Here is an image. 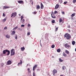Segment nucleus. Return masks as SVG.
Segmentation results:
<instances>
[{
    "mask_svg": "<svg viewBox=\"0 0 76 76\" xmlns=\"http://www.w3.org/2000/svg\"><path fill=\"white\" fill-rule=\"evenodd\" d=\"M64 38H66L67 39H69L71 38V35L68 33H66L64 35Z\"/></svg>",
    "mask_w": 76,
    "mask_h": 76,
    "instance_id": "nucleus-1",
    "label": "nucleus"
},
{
    "mask_svg": "<svg viewBox=\"0 0 76 76\" xmlns=\"http://www.w3.org/2000/svg\"><path fill=\"white\" fill-rule=\"evenodd\" d=\"M15 54V52L14 51V49H12L11 50V56H14Z\"/></svg>",
    "mask_w": 76,
    "mask_h": 76,
    "instance_id": "nucleus-2",
    "label": "nucleus"
},
{
    "mask_svg": "<svg viewBox=\"0 0 76 76\" xmlns=\"http://www.w3.org/2000/svg\"><path fill=\"white\" fill-rule=\"evenodd\" d=\"M53 76H54L55 75V73H57V70L56 69H54L53 71Z\"/></svg>",
    "mask_w": 76,
    "mask_h": 76,
    "instance_id": "nucleus-3",
    "label": "nucleus"
},
{
    "mask_svg": "<svg viewBox=\"0 0 76 76\" xmlns=\"http://www.w3.org/2000/svg\"><path fill=\"white\" fill-rule=\"evenodd\" d=\"M17 15V14H16V13L14 12V13H12L11 16V17H13H13H16V15Z\"/></svg>",
    "mask_w": 76,
    "mask_h": 76,
    "instance_id": "nucleus-4",
    "label": "nucleus"
},
{
    "mask_svg": "<svg viewBox=\"0 0 76 76\" xmlns=\"http://www.w3.org/2000/svg\"><path fill=\"white\" fill-rule=\"evenodd\" d=\"M68 45V43H66L64 45V46L66 48H70V45Z\"/></svg>",
    "mask_w": 76,
    "mask_h": 76,
    "instance_id": "nucleus-5",
    "label": "nucleus"
},
{
    "mask_svg": "<svg viewBox=\"0 0 76 76\" xmlns=\"http://www.w3.org/2000/svg\"><path fill=\"white\" fill-rule=\"evenodd\" d=\"M37 66H38V65L36 64V65H35L34 66H33V71H35V70L36 68L37 67Z\"/></svg>",
    "mask_w": 76,
    "mask_h": 76,
    "instance_id": "nucleus-6",
    "label": "nucleus"
},
{
    "mask_svg": "<svg viewBox=\"0 0 76 76\" xmlns=\"http://www.w3.org/2000/svg\"><path fill=\"white\" fill-rule=\"evenodd\" d=\"M12 64V61L10 60H8L7 62V65H9Z\"/></svg>",
    "mask_w": 76,
    "mask_h": 76,
    "instance_id": "nucleus-7",
    "label": "nucleus"
},
{
    "mask_svg": "<svg viewBox=\"0 0 76 76\" xmlns=\"http://www.w3.org/2000/svg\"><path fill=\"white\" fill-rule=\"evenodd\" d=\"M58 7H59V5L58 4H57L55 7V9H58Z\"/></svg>",
    "mask_w": 76,
    "mask_h": 76,
    "instance_id": "nucleus-8",
    "label": "nucleus"
},
{
    "mask_svg": "<svg viewBox=\"0 0 76 76\" xmlns=\"http://www.w3.org/2000/svg\"><path fill=\"white\" fill-rule=\"evenodd\" d=\"M41 9H44V5H43L42 3H41Z\"/></svg>",
    "mask_w": 76,
    "mask_h": 76,
    "instance_id": "nucleus-9",
    "label": "nucleus"
},
{
    "mask_svg": "<svg viewBox=\"0 0 76 76\" xmlns=\"http://www.w3.org/2000/svg\"><path fill=\"white\" fill-rule=\"evenodd\" d=\"M10 8V7L7 6H4L3 9H9Z\"/></svg>",
    "mask_w": 76,
    "mask_h": 76,
    "instance_id": "nucleus-10",
    "label": "nucleus"
},
{
    "mask_svg": "<svg viewBox=\"0 0 76 76\" xmlns=\"http://www.w3.org/2000/svg\"><path fill=\"white\" fill-rule=\"evenodd\" d=\"M62 54L64 57H67V54L65 53H64V52H63Z\"/></svg>",
    "mask_w": 76,
    "mask_h": 76,
    "instance_id": "nucleus-11",
    "label": "nucleus"
},
{
    "mask_svg": "<svg viewBox=\"0 0 76 76\" xmlns=\"http://www.w3.org/2000/svg\"><path fill=\"white\" fill-rule=\"evenodd\" d=\"M7 50H4L3 51V54H5L6 53V52H7Z\"/></svg>",
    "mask_w": 76,
    "mask_h": 76,
    "instance_id": "nucleus-12",
    "label": "nucleus"
},
{
    "mask_svg": "<svg viewBox=\"0 0 76 76\" xmlns=\"http://www.w3.org/2000/svg\"><path fill=\"white\" fill-rule=\"evenodd\" d=\"M51 17L52 18H53V19H56V16L54 15V14H53V15H52V14H51Z\"/></svg>",
    "mask_w": 76,
    "mask_h": 76,
    "instance_id": "nucleus-13",
    "label": "nucleus"
},
{
    "mask_svg": "<svg viewBox=\"0 0 76 76\" xmlns=\"http://www.w3.org/2000/svg\"><path fill=\"white\" fill-rule=\"evenodd\" d=\"M6 20V18H5L4 19L2 20V22L4 23V22H5Z\"/></svg>",
    "mask_w": 76,
    "mask_h": 76,
    "instance_id": "nucleus-14",
    "label": "nucleus"
},
{
    "mask_svg": "<svg viewBox=\"0 0 76 76\" xmlns=\"http://www.w3.org/2000/svg\"><path fill=\"white\" fill-rule=\"evenodd\" d=\"M11 32H12L11 33V35H14V34H15V31H12Z\"/></svg>",
    "mask_w": 76,
    "mask_h": 76,
    "instance_id": "nucleus-15",
    "label": "nucleus"
},
{
    "mask_svg": "<svg viewBox=\"0 0 76 76\" xmlns=\"http://www.w3.org/2000/svg\"><path fill=\"white\" fill-rule=\"evenodd\" d=\"M18 3H20V4H22V3H23V1H18Z\"/></svg>",
    "mask_w": 76,
    "mask_h": 76,
    "instance_id": "nucleus-16",
    "label": "nucleus"
},
{
    "mask_svg": "<svg viewBox=\"0 0 76 76\" xmlns=\"http://www.w3.org/2000/svg\"><path fill=\"white\" fill-rule=\"evenodd\" d=\"M7 52L8 53L7 54V56H9V54H10V51L7 50Z\"/></svg>",
    "mask_w": 76,
    "mask_h": 76,
    "instance_id": "nucleus-17",
    "label": "nucleus"
},
{
    "mask_svg": "<svg viewBox=\"0 0 76 76\" xmlns=\"http://www.w3.org/2000/svg\"><path fill=\"white\" fill-rule=\"evenodd\" d=\"M36 6L37 7L36 9L37 10H38V9H40V6H39V5H37Z\"/></svg>",
    "mask_w": 76,
    "mask_h": 76,
    "instance_id": "nucleus-18",
    "label": "nucleus"
},
{
    "mask_svg": "<svg viewBox=\"0 0 76 76\" xmlns=\"http://www.w3.org/2000/svg\"><path fill=\"white\" fill-rule=\"evenodd\" d=\"M65 53H66L67 54H69V51L68 50H65Z\"/></svg>",
    "mask_w": 76,
    "mask_h": 76,
    "instance_id": "nucleus-19",
    "label": "nucleus"
},
{
    "mask_svg": "<svg viewBox=\"0 0 76 76\" xmlns=\"http://www.w3.org/2000/svg\"><path fill=\"white\" fill-rule=\"evenodd\" d=\"M10 35L8 34H7L5 36V37H6V38H10Z\"/></svg>",
    "mask_w": 76,
    "mask_h": 76,
    "instance_id": "nucleus-20",
    "label": "nucleus"
},
{
    "mask_svg": "<svg viewBox=\"0 0 76 76\" xmlns=\"http://www.w3.org/2000/svg\"><path fill=\"white\" fill-rule=\"evenodd\" d=\"M20 49H21V51H24V50H25V47H23L21 48Z\"/></svg>",
    "mask_w": 76,
    "mask_h": 76,
    "instance_id": "nucleus-21",
    "label": "nucleus"
},
{
    "mask_svg": "<svg viewBox=\"0 0 76 76\" xmlns=\"http://www.w3.org/2000/svg\"><path fill=\"white\" fill-rule=\"evenodd\" d=\"M57 51L58 53H60V52H61V50L60 49H58L57 50Z\"/></svg>",
    "mask_w": 76,
    "mask_h": 76,
    "instance_id": "nucleus-22",
    "label": "nucleus"
},
{
    "mask_svg": "<svg viewBox=\"0 0 76 76\" xmlns=\"http://www.w3.org/2000/svg\"><path fill=\"white\" fill-rule=\"evenodd\" d=\"M75 41H72V44L73 45H75Z\"/></svg>",
    "mask_w": 76,
    "mask_h": 76,
    "instance_id": "nucleus-23",
    "label": "nucleus"
},
{
    "mask_svg": "<svg viewBox=\"0 0 76 76\" xmlns=\"http://www.w3.org/2000/svg\"><path fill=\"white\" fill-rule=\"evenodd\" d=\"M62 21H63V20H62V19H61V18H59V23H61V22Z\"/></svg>",
    "mask_w": 76,
    "mask_h": 76,
    "instance_id": "nucleus-24",
    "label": "nucleus"
},
{
    "mask_svg": "<svg viewBox=\"0 0 76 76\" xmlns=\"http://www.w3.org/2000/svg\"><path fill=\"white\" fill-rule=\"evenodd\" d=\"M27 70L28 71V73H31V71L30 70V69L28 68L27 69Z\"/></svg>",
    "mask_w": 76,
    "mask_h": 76,
    "instance_id": "nucleus-25",
    "label": "nucleus"
},
{
    "mask_svg": "<svg viewBox=\"0 0 76 76\" xmlns=\"http://www.w3.org/2000/svg\"><path fill=\"white\" fill-rule=\"evenodd\" d=\"M75 16V13H74L72 14L71 15V16L72 18L74 16Z\"/></svg>",
    "mask_w": 76,
    "mask_h": 76,
    "instance_id": "nucleus-26",
    "label": "nucleus"
},
{
    "mask_svg": "<svg viewBox=\"0 0 76 76\" xmlns=\"http://www.w3.org/2000/svg\"><path fill=\"white\" fill-rule=\"evenodd\" d=\"M51 22L52 23H55V20H53Z\"/></svg>",
    "mask_w": 76,
    "mask_h": 76,
    "instance_id": "nucleus-27",
    "label": "nucleus"
},
{
    "mask_svg": "<svg viewBox=\"0 0 76 76\" xmlns=\"http://www.w3.org/2000/svg\"><path fill=\"white\" fill-rule=\"evenodd\" d=\"M51 47L52 48H54V47H55V45H53L51 46Z\"/></svg>",
    "mask_w": 76,
    "mask_h": 76,
    "instance_id": "nucleus-28",
    "label": "nucleus"
},
{
    "mask_svg": "<svg viewBox=\"0 0 76 76\" xmlns=\"http://www.w3.org/2000/svg\"><path fill=\"white\" fill-rule=\"evenodd\" d=\"M30 3H31V4L32 5H33V1H32V0L30 1Z\"/></svg>",
    "mask_w": 76,
    "mask_h": 76,
    "instance_id": "nucleus-29",
    "label": "nucleus"
},
{
    "mask_svg": "<svg viewBox=\"0 0 76 76\" xmlns=\"http://www.w3.org/2000/svg\"><path fill=\"white\" fill-rule=\"evenodd\" d=\"M57 13H58V12H57V11H56L54 12L55 15H56V14H57Z\"/></svg>",
    "mask_w": 76,
    "mask_h": 76,
    "instance_id": "nucleus-30",
    "label": "nucleus"
},
{
    "mask_svg": "<svg viewBox=\"0 0 76 76\" xmlns=\"http://www.w3.org/2000/svg\"><path fill=\"white\" fill-rule=\"evenodd\" d=\"M59 60V61H60V62H62L63 61V60H62L61 59H60Z\"/></svg>",
    "mask_w": 76,
    "mask_h": 76,
    "instance_id": "nucleus-31",
    "label": "nucleus"
},
{
    "mask_svg": "<svg viewBox=\"0 0 76 76\" xmlns=\"http://www.w3.org/2000/svg\"><path fill=\"white\" fill-rule=\"evenodd\" d=\"M33 76H35V72H33Z\"/></svg>",
    "mask_w": 76,
    "mask_h": 76,
    "instance_id": "nucleus-32",
    "label": "nucleus"
},
{
    "mask_svg": "<svg viewBox=\"0 0 76 76\" xmlns=\"http://www.w3.org/2000/svg\"><path fill=\"white\" fill-rule=\"evenodd\" d=\"M18 28V27L17 26L16 27L14 28L13 29H16Z\"/></svg>",
    "mask_w": 76,
    "mask_h": 76,
    "instance_id": "nucleus-33",
    "label": "nucleus"
},
{
    "mask_svg": "<svg viewBox=\"0 0 76 76\" xmlns=\"http://www.w3.org/2000/svg\"><path fill=\"white\" fill-rule=\"evenodd\" d=\"M15 39H17L18 38V37H17V35L15 34Z\"/></svg>",
    "mask_w": 76,
    "mask_h": 76,
    "instance_id": "nucleus-34",
    "label": "nucleus"
},
{
    "mask_svg": "<svg viewBox=\"0 0 76 76\" xmlns=\"http://www.w3.org/2000/svg\"><path fill=\"white\" fill-rule=\"evenodd\" d=\"M64 4H67V1H66L65 2H64Z\"/></svg>",
    "mask_w": 76,
    "mask_h": 76,
    "instance_id": "nucleus-35",
    "label": "nucleus"
},
{
    "mask_svg": "<svg viewBox=\"0 0 76 76\" xmlns=\"http://www.w3.org/2000/svg\"><path fill=\"white\" fill-rule=\"evenodd\" d=\"M46 2L45 3H47H47H48V0H46L45 1Z\"/></svg>",
    "mask_w": 76,
    "mask_h": 76,
    "instance_id": "nucleus-36",
    "label": "nucleus"
},
{
    "mask_svg": "<svg viewBox=\"0 0 76 76\" xmlns=\"http://www.w3.org/2000/svg\"><path fill=\"white\" fill-rule=\"evenodd\" d=\"M21 27H25V25L23 24H22L21 25Z\"/></svg>",
    "mask_w": 76,
    "mask_h": 76,
    "instance_id": "nucleus-37",
    "label": "nucleus"
},
{
    "mask_svg": "<svg viewBox=\"0 0 76 76\" xmlns=\"http://www.w3.org/2000/svg\"><path fill=\"white\" fill-rule=\"evenodd\" d=\"M62 70H64V66H63L62 67Z\"/></svg>",
    "mask_w": 76,
    "mask_h": 76,
    "instance_id": "nucleus-38",
    "label": "nucleus"
},
{
    "mask_svg": "<svg viewBox=\"0 0 76 76\" xmlns=\"http://www.w3.org/2000/svg\"><path fill=\"white\" fill-rule=\"evenodd\" d=\"M58 30V27H56V28H55V31H57Z\"/></svg>",
    "mask_w": 76,
    "mask_h": 76,
    "instance_id": "nucleus-39",
    "label": "nucleus"
},
{
    "mask_svg": "<svg viewBox=\"0 0 76 76\" xmlns=\"http://www.w3.org/2000/svg\"><path fill=\"white\" fill-rule=\"evenodd\" d=\"M73 3H75L76 2V0H73Z\"/></svg>",
    "mask_w": 76,
    "mask_h": 76,
    "instance_id": "nucleus-40",
    "label": "nucleus"
},
{
    "mask_svg": "<svg viewBox=\"0 0 76 76\" xmlns=\"http://www.w3.org/2000/svg\"><path fill=\"white\" fill-rule=\"evenodd\" d=\"M32 13L34 14V15L36 14H37V12H32Z\"/></svg>",
    "mask_w": 76,
    "mask_h": 76,
    "instance_id": "nucleus-41",
    "label": "nucleus"
},
{
    "mask_svg": "<svg viewBox=\"0 0 76 76\" xmlns=\"http://www.w3.org/2000/svg\"><path fill=\"white\" fill-rule=\"evenodd\" d=\"M22 61H21V62L18 63V64H22Z\"/></svg>",
    "mask_w": 76,
    "mask_h": 76,
    "instance_id": "nucleus-42",
    "label": "nucleus"
},
{
    "mask_svg": "<svg viewBox=\"0 0 76 76\" xmlns=\"http://www.w3.org/2000/svg\"><path fill=\"white\" fill-rule=\"evenodd\" d=\"M59 1L60 3H62V2H63V1L62 0Z\"/></svg>",
    "mask_w": 76,
    "mask_h": 76,
    "instance_id": "nucleus-43",
    "label": "nucleus"
},
{
    "mask_svg": "<svg viewBox=\"0 0 76 76\" xmlns=\"http://www.w3.org/2000/svg\"><path fill=\"white\" fill-rule=\"evenodd\" d=\"M62 14V15H64V11H63L62 12H61Z\"/></svg>",
    "mask_w": 76,
    "mask_h": 76,
    "instance_id": "nucleus-44",
    "label": "nucleus"
},
{
    "mask_svg": "<svg viewBox=\"0 0 76 76\" xmlns=\"http://www.w3.org/2000/svg\"><path fill=\"white\" fill-rule=\"evenodd\" d=\"M23 15H22L21 16V19H23Z\"/></svg>",
    "mask_w": 76,
    "mask_h": 76,
    "instance_id": "nucleus-45",
    "label": "nucleus"
},
{
    "mask_svg": "<svg viewBox=\"0 0 76 76\" xmlns=\"http://www.w3.org/2000/svg\"><path fill=\"white\" fill-rule=\"evenodd\" d=\"M7 29V27H5L4 28V29Z\"/></svg>",
    "mask_w": 76,
    "mask_h": 76,
    "instance_id": "nucleus-46",
    "label": "nucleus"
},
{
    "mask_svg": "<svg viewBox=\"0 0 76 76\" xmlns=\"http://www.w3.org/2000/svg\"><path fill=\"white\" fill-rule=\"evenodd\" d=\"M3 16H4V17H5V16H6V15H5V14H4V13H3Z\"/></svg>",
    "mask_w": 76,
    "mask_h": 76,
    "instance_id": "nucleus-47",
    "label": "nucleus"
},
{
    "mask_svg": "<svg viewBox=\"0 0 76 76\" xmlns=\"http://www.w3.org/2000/svg\"><path fill=\"white\" fill-rule=\"evenodd\" d=\"M27 26H28V27H29V26H31V25H30V24H28Z\"/></svg>",
    "mask_w": 76,
    "mask_h": 76,
    "instance_id": "nucleus-48",
    "label": "nucleus"
},
{
    "mask_svg": "<svg viewBox=\"0 0 76 76\" xmlns=\"http://www.w3.org/2000/svg\"><path fill=\"white\" fill-rule=\"evenodd\" d=\"M30 35V32H28L27 33V35Z\"/></svg>",
    "mask_w": 76,
    "mask_h": 76,
    "instance_id": "nucleus-49",
    "label": "nucleus"
},
{
    "mask_svg": "<svg viewBox=\"0 0 76 76\" xmlns=\"http://www.w3.org/2000/svg\"><path fill=\"white\" fill-rule=\"evenodd\" d=\"M23 22H24V21H25V19H23Z\"/></svg>",
    "mask_w": 76,
    "mask_h": 76,
    "instance_id": "nucleus-50",
    "label": "nucleus"
},
{
    "mask_svg": "<svg viewBox=\"0 0 76 76\" xmlns=\"http://www.w3.org/2000/svg\"><path fill=\"white\" fill-rule=\"evenodd\" d=\"M68 28H70V25H69L68 26Z\"/></svg>",
    "mask_w": 76,
    "mask_h": 76,
    "instance_id": "nucleus-51",
    "label": "nucleus"
},
{
    "mask_svg": "<svg viewBox=\"0 0 76 76\" xmlns=\"http://www.w3.org/2000/svg\"><path fill=\"white\" fill-rule=\"evenodd\" d=\"M18 29H19V30H20L21 28H18Z\"/></svg>",
    "mask_w": 76,
    "mask_h": 76,
    "instance_id": "nucleus-52",
    "label": "nucleus"
},
{
    "mask_svg": "<svg viewBox=\"0 0 76 76\" xmlns=\"http://www.w3.org/2000/svg\"><path fill=\"white\" fill-rule=\"evenodd\" d=\"M68 31H69V32H70V30L69 29L68 30Z\"/></svg>",
    "mask_w": 76,
    "mask_h": 76,
    "instance_id": "nucleus-53",
    "label": "nucleus"
},
{
    "mask_svg": "<svg viewBox=\"0 0 76 76\" xmlns=\"http://www.w3.org/2000/svg\"><path fill=\"white\" fill-rule=\"evenodd\" d=\"M28 64V65L29 66H30V64Z\"/></svg>",
    "mask_w": 76,
    "mask_h": 76,
    "instance_id": "nucleus-54",
    "label": "nucleus"
},
{
    "mask_svg": "<svg viewBox=\"0 0 76 76\" xmlns=\"http://www.w3.org/2000/svg\"><path fill=\"white\" fill-rule=\"evenodd\" d=\"M54 58V56H52V58Z\"/></svg>",
    "mask_w": 76,
    "mask_h": 76,
    "instance_id": "nucleus-55",
    "label": "nucleus"
},
{
    "mask_svg": "<svg viewBox=\"0 0 76 76\" xmlns=\"http://www.w3.org/2000/svg\"><path fill=\"white\" fill-rule=\"evenodd\" d=\"M28 64H27V66H28Z\"/></svg>",
    "mask_w": 76,
    "mask_h": 76,
    "instance_id": "nucleus-56",
    "label": "nucleus"
},
{
    "mask_svg": "<svg viewBox=\"0 0 76 76\" xmlns=\"http://www.w3.org/2000/svg\"><path fill=\"white\" fill-rule=\"evenodd\" d=\"M19 16H20V14H19Z\"/></svg>",
    "mask_w": 76,
    "mask_h": 76,
    "instance_id": "nucleus-57",
    "label": "nucleus"
},
{
    "mask_svg": "<svg viewBox=\"0 0 76 76\" xmlns=\"http://www.w3.org/2000/svg\"><path fill=\"white\" fill-rule=\"evenodd\" d=\"M60 76H63V75H61Z\"/></svg>",
    "mask_w": 76,
    "mask_h": 76,
    "instance_id": "nucleus-58",
    "label": "nucleus"
},
{
    "mask_svg": "<svg viewBox=\"0 0 76 76\" xmlns=\"http://www.w3.org/2000/svg\"><path fill=\"white\" fill-rule=\"evenodd\" d=\"M22 19H21V20H22Z\"/></svg>",
    "mask_w": 76,
    "mask_h": 76,
    "instance_id": "nucleus-59",
    "label": "nucleus"
},
{
    "mask_svg": "<svg viewBox=\"0 0 76 76\" xmlns=\"http://www.w3.org/2000/svg\"><path fill=\"white\" fill-rule=\"evenodd\" d=\"M39 12H40V11H39Z\"/></svg>",
    "mask_w": 76,
    "mask_h": 76,
    "instance_id": "nucleus-60",
    "label": "nucleus"
},
{
    "mask_svg": "<svg viewBox=\"0 0 76 76\" xmlns=\"http://www.w3.org/2000/svg\"><path fill=\"white\" fill-rule=\"evenodd\" d=\"M37 70H38V69H37Z\"/></svg>",
    "mask_w": 76,
    "mask_h": 76,
    "instance_id": "nucleus-61",
    "label": "nucleus"
},
{
    "mask_svg": "<svg viewBox=\"0 0 76 76\" xmlns=\"http://www.w3.org/2000/svg\"><path fill=\"white\" fill-rule=\"evenodd\" d=\"M64 67H66V66H64Z\"/></svg>",
    "mask_w": 76,
    "mask_h": 76,
    "instance_id": "nucleus-62",
    "label": "nucleus"
},
{
    "mask_svg": "<svg viewBox=\"0 0 76 76\" xmlns=\"http://www.w3.org/2000/svg\"><path fill=\"white\" fill-rule=\"evenodd\" d=\"M72 18L73 19V18Z\"/></svg>",
    "mask_w": 76,
    "mask_h": 76,
    "instance_id": "nucleus-63",
    "label": "nucleus"
}]
</instances>
